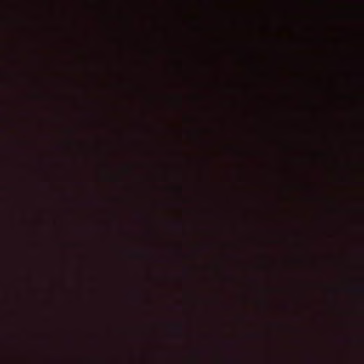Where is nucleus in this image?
<instances>
[{"label":"nucleus","instance_id":"nucleus-1","mask_svg":"<svg viewBox=\"0 0 364 364\" xmlns=\"http://www.w3.org/2000/svg\"><path fill=\"white\" fill-rule=\"evenodd\" d=\"M356 290L362 295L364 294V287L363 285L359 286Z\"/></svg>","mask_w":364,"mask_h":364}]
</instances>
